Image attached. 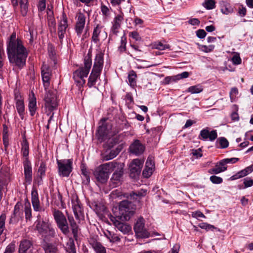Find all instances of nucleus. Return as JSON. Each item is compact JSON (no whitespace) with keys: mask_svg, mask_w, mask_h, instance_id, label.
Instances as JSON below:
<instances>
[{"mask_svg":"<svg viewBox=\"0 0 253 253\" xmlns=\"http://www.w3.org/2000/svg\"><path fill=\"white\" fill-rule=\"evenodd\" d=\"M220 161L217 163L215 168L210 169L208 172L210 174H218L221 172L224 171L227 169V167H220Z\"/></svg>","mask_w":253,"mask_h":253,"instance_id":"obj_40","label":"nucleus"},{"mask_svg":"<svg viewBox=\"0 0 253 253\" xmlns=\"http://www.w3.org/2000/svg\"><path fill=\"white\" fill-rule=\"evenodd\" d=\"M136 74L135 72L133 70L130 71L128 75V82L129 83V84L131 86L134 87V86H136Z\"/></svg>","mask_w":253,"mask_h":253,"instance_id":"obj_41","label":"nucleus"},{"mask_svg":"<svg viewBox=\"0 0 253 253\" xmlns=\"http://www.w3.org/2000/svg\"><path fill=\"white\" fill-rule=\"evenodd\" d=\"M22 205L21 203L17 202L14 206L13 214H12L9 220V223H12L17 222L19 218H21L23 215V212L21 210Z\"/></svg>","mask_w":253,"mask_h":253,"instance_id":"obj_20","label":"nucleus"},{"mask_svg":"<svg viewBox=\"0 0 253 253\" xmlns=\"http://www.w3.org/2000/svg\"><path fill=\"white\" fill-rule=\"evenodd\" d=\"M46 166L45 163L42 162L41 163L40 166L38 169V173L40 177L41 180L42 179V177L44 176L45 174Z\"/></svg>","mask_w":253,"mask_h":253,"instance_id":"obj_51","label":"nucleus"},{"mask_svg":"<svg viewBox=\"0 0 253 253\" xmlns=\"http://www.w3.org/2000/svg\"><path fill=\"white\" fill-rule=\"evenodd\" d=\"M68 219L70 223V225L74 237L76 238L78 236V226L73 217L68 216Z\"/></svg>","mask_w":253,"mask_h":253,"instance_id":"obj_37","label":"nucleus"},{"mask_svg":"<svg viewBox=\"0 0 253 253\" xmlns=\"http://www.w3.org/2000/svg\"><path fill=\"white\" fill-rule=\"evenodd\" d=\"M129 37L132 38L136 41H140L141 38L137 31H134L129 33Z\"/></svg>","mask_w":253,"mask_h":253,"instance_id":"obj_53","label":"nucleus"},{"mask_svg":"<svg viewBox=\"0 0 253 253\" xmlns=\"http://www.w3.org/2000/svg\"><path fill=\"white\" fill-rule=\"evenodd\" d=\"M35 224L36 230L44 240L55 236L56 232L48 221L38 219L35 222Z\"/></svg>","mask_w":253,"mask_h":253,"instance_id":"obj_2","label":"nucleus"},{"mask_svg":"<svg viewBox=\"0 0 253 253\" xmlns=\"http://www.w3.org/2000/svg\"><path fill=\"white\" fill-rule=\"evenodd\" d=\"M24 212L25 218L27 220H30L32 219V209L31 204L28 199L25 200L24 204Z\"/></svg>","mask_w":253,"mask_h":253,"instance_id":"obj_36","label":"nucleus"},{"mask_svg":"<svg viewBox=\"0 0 253 253\" xmlns=\"http://www.w3.org/2000/svg\"><path fill=\"white\" fill-rule=\"evenodd\" d=\"M88 241L96 253H106L105 248L97 241V237H90Z\"/></svg>","mask_w":253,"mask_h":253,"instance_id":"obj_19","label":"nucleus"},{"mask_svg":"<svg viewBox=\"0 0 253 253\" xmlns=\"http://www.w3.org/2000/svg\"><path fill=\"white\" fill-rule=\"evenodd\" d=\"M24 177L26 183L31 184L32 180V169L29 160L23 161Z\"/></svg>","mask_w":253,"mask_h":253,"instance_id":"obj_18","label":"nucleus"},{"mask_svg":"<svg viewBox=\"0 0 253 253\" xmlns=\"http://www.w3.org/2000/svg\"><path fill=\"white\" fill-rule=\"evenodd\" d=\"M68 26L67 16L65 13H63L58 26L57 30L58 37L61 43H62L63 40L65 37Z\"/></svg>","mask_w":253,"mask_h":253,"instance_id":"obj_11","label":"nucleus"},{"mask_svg":"<svg viewBox=\"0 0 253 253\" xmlns=\"http://www.w3.org/2000/svg\"><path fill=\"white\" fill-rule=\"evenodd\" d=\"M244 184L245 188L251 187L253 185V180L249 177L246 178L244 179Z\"/></svg>","mask_w":253,"mask_h":253,"instance_id":"obj_60","label":"nucleus"},{"mask_svg":"<svg viewBox=\"0 0 253 253\" xmlns=\"http://www.w3.org/2000/svg\"><path fill=\"white\" fill-rule=\"evenodd\" d=\"M5 219L6 215L4 214H2L0 216V236H1L5 229Z\"/></svg>","mask_w":253,"mask_h":253,"instance_id":"obj_46","label":"nucleus"},{"mask_svg":"<svg viewBox=\"0 0 253 253\" xmlns=\"http://www.w3.org/2000/svg\"><path fill=\"white\" fill-rule=\"evenodd\" d=\"M102 28H103V26H102L101 25H100V24H97L94 28L91 39H92V41L94 43H97L99 42L100 39H99V35L101 33V31Z\"/></svg>","mask_w":253,"mask_h":253,"instance_id":"obj_32","label":"nucleus"},{"mask_svg":"<svg viewBox=\"0 0 253 253\" xmlns=\"http://www.w3.org/2000/svg\"><path fill=\"white\" fill-rule=\"evenodd\" d=\"M239 160L237 158L224 159L220 161V165H226L227 164H235Z\"/></svg>","mask_w":253,"mask_h":253,"instance_id":"obj_49","label":"nucleus"},{"mask_svg":"<svg viewBox=\"0 0 253 253\" xmlns=\"http://www.w3.org/2000/svg\"><path fill=\"white\" fill-rule=\"evenodd\" d=\"M134 230L136 235L140 238L149 237L150 234L145 228V220L143 217L139 218L135 223Z\"/></svg>","mask_w":253,"mask_h":253,"instance_id":"obj_8","label":"nucleus"},{"mask_svg":"<svg viewBox=\"0 0 253 253\" xmlns=\"http://www.w3.org/2000/svg\"><path fill=\"white\" fill-rule=\"evenodd\" d=\"M72 205L76 219L80 220L83 217V209L77 197H74L72 199Z\"/></svg>","mask_w":253,"mask_h":253,"instance_id":"obj_15","label":"nucleus"},{"mask_svg":"<svg viewBox=\"0 0 253 253\" xmlns=\"http://www.w3.org/2000/svg\"><path fill=\"white\" fill-rule=\"evenodd\" d=\"M126 39L125 36H123L121 37V45L118 47V50L120 52H123L126 50Z\"/></svg>","mask_w":253,"mask_h":253,"instance_id":"obj_50","label":"nucleus"},{"mask_svg":"<svg viewBox=\"0 0 253 253\" xmlns=\"http://www.w3.org/2000/svg\"><path fill=\"white\" fill-rule=\"evenodd\" d=\"M20 8L21 14L25 16L27 14L28 8V0H20Z\"/></svg>","mask_w":253,"mask_h":253,"instance_id":"obj_45","label":"nucleus"},{"mask_svg":"<svg viewBox=\"0 0 253 253\" xmlns=\"http://www.w3.org/2000/svg\"><path fill=\"white\" fill-rule=\"evenodd\" d=\"M42 76L43 83V86L46 90L49 86V80L50 78V74L49 72V69L46 65H43L42 68Z\"/></svg>","mask_w":253,"mask_h":253,"instance_id":"obj_25","label":"nucleus"},{"mask_svg":"<svg viewBox=\"0 0 253 253\" xmlns=\"http://www.w3.org/2000/svg\"><path fill=\"white\" fill-rule=\"evenodd\" d=\"M14 100L17 112L20 118L23 120L25 115V106L23 99L19 93H15Z\"/></svg>","mask_w":253,"mask_h":253,"instance_id":"obj_14","label":"nucleus"},{"mask_svg":"<svg viewBox=\"0 0 253 253\" xmlns=\"http://www.w3.org/2000/svg\"><path fill=\"white\" fill-rule=\"evenodd\" d=\"M86 21V17L84 14L80 12L77 15V20L76 25V31L79 37L81 36L84 29Z\"/></svg>","mask_w":253,"mask_h":253,"instance_id":"obj_17","label":"nucleus"},{"mask_svg":"<svg viewBox=\"0 0 253 253\" xmlns=\"http://www.w3.org/2000/svg\"><path fill=\"white\" fill-rule=\"evenodd\" d=\"M94 174L97 181L102 183L106 182L109 178V174L100 166L95 171Z\"/></svg>","mask_w":253,"mask_h":253,"instance_id":"obj_23","label":"nucleus"},{"mask_svg":"<svg viewBox=\"0 0 253 253\" xmlns=\"http://www.w3.org/2000/svg\"><path fill=\"white\" fill-rule=\"evenodd\" d=\"M65 249L67 253H76L74 241L72 238H69L66 243Z\"/></svg>","mask_w":253,"mask_h":253,"instance_id":"obj_39","label":"nucleus"},{"mask_svg":"<svg viewBox=\"0 0 253 253\" xmlns=\"http://www.w3.org/2000/svg\"><path fill=\"white\" fill-rule=\"evenodd\" d=\"M178 81L177 75L175 76L167 77L165 78L164 81L166 84H169L172 82H175Z\"/></svg>","mask_w":253,"mask_h":253,"instance_id":"obj_54","label":"nucleus"},{"mask_svg":"<svg viewBox=\"0 0 253 253\" xmlns=\"http://www.w3.org/2000/svg\"><path fill=\"white\" fill-rule=\"evenodd\" d=\"M103 56L104 53L102 51H97L92 70L101 72L104 65Z\"/></svg>","mask_w":253,"mask_h":253,"instance_id":"obj_16","label":"nucleus"},{"mask_svg":"<svg viewBox=\"0 0 253 253\" xmlns=\"http://www.w3.org/2000/svg\"><path fill=\"white\" fill-rule=\"evenodd\" d=\"M221 12L226 15L232 13L233 12V8L230 3L222 1L220 4Z\"/></svg>","mask_w":253,"mask_h":253,"instance_id":"obj_35","label":"nucleus"},{"mask_svg":"<svg viewBox=\"0 0 253 253\" xmlns=\"http://www.w3.org/2000/svg\"><path fill=\"white\" fill-rule=\"evenodd\" d=\"M95 210L97 212H101L102 211H104L105 210V206L101 203L95 204Z\"/></svg>","mask_w":253,"mask_h":253,"instance_id":"obj_63","label":"nucleus"},{"mask_svg":"<svg viewBox=\"0 0 253 253\" xmlns=\"http://www.w3.org/2000/svg\"><path fill=\"white\" fill-rule=\"evenodd\" d=\"M203 5L207 9H212L215 6V2L214 0H205Z\"/></svg>","mask_w":253,"mask_h":253,"instance_id":"obj_48","label":"nucleus"},{"mask_svg":"<svg viewBox=\"0 0 253 253\" xmlns=\"http://www.w3.org/2000/svg\"><path fill=\"white\" fill-rule=\"evenodd\" d=\"M145 168H151L153 169H154L155 168V164L154 162L152 159V158L149 157L148 159L147 160V161L146 162L145 164Z\"/></svg>","mask_w":253,"mask_h":253,"instance_id":"obj_59","label":"nucleus"},{"mask_svg":"<svg viewBox=\"0 0 253 253\" xmlns=\"http://www.w3.org/2000/svg\"><path fill=\"white\" fill-rule=\"evenodd\" d=\"M31 201L34 210L36 211H39L42 210L40 206L39 195L36 189H33L31 192Z\"/></svg>","mask_w":253,"mask_h":253,"instance_id":"obj_24","label":"nucleus"},{"mask_svg":"<svg viewBox=\"0 0 253 253\" xmlns=\"http://www.w3.org/2000/svg\"><path fill=\"white\" fill-rule=\"evenodd\" d=\"M120 149L118 148L111 150L109 154H104L103 156V160L108 161L116 157L120 153Z\"/></svg>","mask_w":253,"mask_h":253,"instance_id":"obj_38","label":"nucleus"},{"mask_svg":"<svg viewBox=\"0 0 253 253\" xmlns=\"http://www.w3.org/2000/svg\"><path fill=\"white\" fill-rule=\"evenodd\" d=\"M211 182L214 184H220L222 183L223 180L220 177L215 175H212L210 177Z\"/></svg>","mask_w":253,"mask_h":253,"instance_id":"obj_56","label":"nucleus"},{"mask_svg":"<svg viewBox=\"0 0 253 253\" xmlns=\"http://www.w3.org/2000/svg\"><path fill=\"white\" fill-rule=\"evenodd\" d=\"M44 100L45 106L49 111L56 109L58 105L55 94L49 90L46 92Z\"/></svg>","mask_w":253,"mask_h":253,"instance_id":"obj_9","label":"nucleus"},{"mask_svg":"<svg viewBox=\"0 0 253 253\" xmlns=\"http://www.w3.org/2000/svg\"><path fill=\"white\" fill-rule=\"evenodd\" d=\"M123 19V16L121 14L118 15L115 17L111 29L112 32L113 34L115 35L117 34L118 32V30L120 28Z\"/></svg>","mask_w":253,"mask_h":253,"instance_id":"obj_31","label":"nucleus"},{"mask_svg":"<svg viewBox=\"0 0 253 253\" xmlns=\"http://www.w3.org/2000/svg\"><path fill=\"white\" fill-rule=\"evenodd\" d=\"M253 171V165L250 166L246 168L245 169H242L239 172H238L235 174L232 175L231 177V179L236 180L248 175L249 173H251Z\"/></svg>","mask_w":253,"mask_h":253,"instance_id":"obj_28","label":"nucleus"},{"mask_svg":"<svg viewBox=\"0 0 253 253\" xmlns=\"http://www.w3.org/2000/svg\"><path fill=\"white\" fill-rule=\"evenodd\" d=\"M191 215L193 217L199 219V218H205V215L200 211H195L192 212Z\"/></svg>","mask_w":253,"mask_h":253,"instance_id":"obj_58","label":"nucleus"},{"mask_svg":"<svg viewBox=\"0 0 253 253\" xmlns=\"http://www.w3.org/2000/svg\"><path fill=\"white\" fill-rule=\"evenodd\" d=\"M42 248L45 253H57L58 252V249L55 245L46 242L43 243Z\"/></svg>","mask_w":253,"mask_h":253,"instance_id":"obj_34","label":"nucleus"},{"mask_svg":"<svg viewBox=\"0 0 253 253\" xmlns=\"http://www.w3.org/2000/svg\"><path fill=\"white\" fill-rule=\"evenodd\" d=\"M107 121V119L103 118L101 120L99 123L97 137L98 140L100 142L105 141L108 136L111 135L110 134V131L112 128V125Z\"/></svg>","mask_w":253,"mask_h":253,"instance_id":"obj_5","label":"nucleus"},{"mask_svg":"<svg viewBox=\"0 0 253 253\" xmlns=\"http://www.w3.org/2000/svg\"><path fill=\"white\" fill-rule=\"evenodd\" d=\"M117 165L118 164L116 162L113 161L101 165L100 167L102 169H104L109 175L114 170Z\"/></svg>","mask_w":253,"mask_h":253,"instance_id":"obj_33","label":"nucleus"},{"mask_svg":"<svg viewBox=\"0 0 253 253\" xmlns=\"http://www.w3.org/2000/svg\"><path fill=\"white\" fill-rule=\"evenodd\" d=\"M199 226L201 228L204 229L207 231L213 230L215 228L214 226L204 222L199 224Z\"/></svg>","mask_w":253,"mask_h":253,"instance_id":"obj_52","label":"nucleus"},{"mask_svg":"<svg viewBox=\"0 0 253 253\" xmlns=\"http://www.w3.org/2000/svg\"><path fill=\"white\" fill-rule=\"evenodd\" d=\"M232 62L234 64L239 65L241 63V59L239 55H234L232 58Z\"/></svg>","mask_w":253,"mask_h":253,"instance_id":"obj_64","label":"nucleus"},{"mask_svg":"<svg viewBox=\"0 0 253 253\" xmlns=\"http://www.w3.org/2000/svg\"><path fill=\"white\" fill-rule=\"evenodd\" d=\"M154 169L151 168H145L143 171L142 174L144 177L148 178L152 174Z\"/></svg>","mask_w":253,"mask_h":253,"instance_id":"obj_55","label":"nucleus"},{"mask_svg":"<svg viewBox=\"0 0 253 253\" xmlns=\"http://www.w3.org/2000/svg\"><path fill=\"white\" fill-rule=\"evenodd\" d=\"M129 149L131 153L135 155H139L143 153L145 150V147L139 140H136L131 144L129 147Z\"/></svg>","mask_w":253,"mask_h":253,"instance_id":"obj_22","label":"nucleus"},{"mask_svg":"<svg viewBox=\"0 0 253 253\" xmlns=\"http://www.w3.org/2000/svg\"><path fill=\"white\" fill-rule=\"evenodd\" d=\"M134 212L132 203L127 200H124L120 203L118 211L114 217H117L122 221H127L130 219Z\"/></svg>","mask_w":253,"mask_h":253,"instance_id":"obj_3","label":"nucleus"},{"mask_svg":"<svg viewBox=\"0 0 253 253\" xmlns=\"http://www.w3.org/2000/svg\"><path fill=\"white\" fill-rule=\"evenodd\" d=\"M29 145L26 138H24L21 142V154L23 157V161L29 160Z\"/></svg>","mask_w":253,"mask_h":253,"instance_id":"obj_30","label":"nucleus"},{"mask_svg":"<svg viewBox=\"0 0 253 253\" xmlns=\"http://www.w3.org/2000/svg\"><path fill=\"white\" fill-rule=\"evenodd\" d=\"M153 48L159 50H163L170 48V45L168 44L163 43L161 42H155L153 45Z\"/></svg>","mask_w":253,"mask_h":253,"instance_id":"obj_43","label":"nucleus"},{"mask_svg":"<svg viewBox=\"0 0 253 253\" xmlns=\"http://www.w3.org/2000/svg\"><path fill=\"white\" fill-rule=\"evenodd\" d=\"M57 164L59 175L62 177L69 176L72 170V160H57Z\"/></svg>","mask_w":253,"mask_h":253,"instance_id":"obj_7","label":"nucleus"},{"mask_svg":"<svg viewBox=\"0 0 253 253\" xmlns=\"http://www.w3.org/2000/svg\"><path fill=\"white\" fill-rule=\"evenodd\" d=\"M45 0H39L38 4L39 10L42 11L45 9L46 6Z\"/></svg>","mask_w":253,"mask_h":253,"instance_id":"obj_62","label":"nucleus"},{"mask_svg":"<svg viewBox=\"0 0 253 253\" xmlns=\"http://www.w3.org/2000/svg\"><path fill=\"white\" fill-rule=\"evenodd\" d=\"M123 173L124 171L123 169H121L119 170H116L113 174L111 179V182L113 187H117L121 183Z\"/></svg>","mask_w":253,"mask_h":253,"instance_id":"obj_27","label":"nucleus"},{"mask_svg":"<svg viewBox=\"0 0 253 253\" xmlns=\"http://www.w3.org/2000/svg\"><path fill=\"white\" fill-rule=\"evenodd\" d=\"M100 72L92 70L88 79L87 85L91 87L95 85L98 79H99L101 74Z\"/></svg>","mask_w":253,"mask_h":253,"instance_id":"obj_29","label":"nucleus"},{"mask_svg":"<svg viewBox=\"0 0 253 253\" xmlns=\"http://www.w3.org/2000/svg\"><path fill=\"white\" fill-rule=\"evenodd\" d=\"M217 137V134L216 130L210 131L209 128L206 127L201 130L198 138L204 141L207 140L209 139L211 141H213Z\"/></svg>","mask_w":253,"mask_h":253,"instance_id":"obj_13","label":"nucleus"},{"mask_svg":"<svg viewBox=\"0 0 253 253\" xmlns=\"http://www.w3.org/2000/svg\"><path fill=\"white\" fill-rule=\"evenodd\" d=\"M203 90V88L200 84H197L196 85L190 86L188 89V92H190L192 94L199 93L201 92Z\"/></svg>","mask_w":253,"mask_h":253,"instance_id":"obj_44","label":"nucleus"},{"mask_svg":"<svg viewBox=\"0 0 253 253\" xmlns=\"http://www.w3.org/2000/svg\"><path fill=\"white\" fill-rule=\"evenodd\" d=\"M101 12L103 16L105 17H108L110 14V10L109 8L105 5H101Z\"/></svg>","mask_w":253,"mask_h":253,"instance_id":"obj_57","label":"nucleus"},{"mask_svg":"<svg viewBox=\"0 0 253 253\" xmlns=\"http://www.w3.org/2000/svg\"><path fill=\"white\" fill-rule=\"evenodd\" d=\"M215 46L212 44H211L209 45H199V48L200 50L206 52L208 53L211 52L213 50Z\"/></svg>","mask_w":253,"mask_h":253,"instance_id":"obj_47","label":"nucleus"},{"mask_svg":"<svg viewBox=\"0 0 253 253\" xmlns=\"http://www.w3.org/2000/svg\"><path fill=\"white\" fill-rule=\"evenodd\" d=\"M143 162L138 159L133 160L129 165L130 176L135 178L141 172Z\"/></svg>","mask_w":253,"mask_h":253,"instance_id":"obj_10","label":"nucleus"},{"mask_svg":"<svg viewBox=\"0 0 253 253\" xmlns=\"http://www.w3.org/2000/svg\"><path fill=\"white\" fill-rule=\"evenodd\" d=\"M110 220L116 228L123 234H127L131 231V226L128 224L123 222V221H122L120 219L111 215Z\"/></svg>","mask_w":253,"mask_h":253,"instance_id":"obj_12","label":"nucleus"},{"mask_svg":"<svg viewBox=\"0 0 253 253\" xmlns=\"http://www.w3.org/2000/svg\"><path fill=\"white\" fill-rule=\"evenodd\" d=\"M216 142L219 144L218 148L225 149L228 147L229 142L226 138L223 137H219Z\"/></svg>","mask_w":253,"mask_h":253,"instance_id":"obj_42","label":"nucleus"},{"mask_svg":"<svg viewBox=\"0 0 253 253\" xmlns=\"http://www.w3.org/2000/svg\"><path fill=\"white\" fill-rule=\"evenodd\" d=\"M19 253H33L32 242L26 239L21 241L19 245Z\"/></svg>","mask_w":253,"mask_h":253,"instance_id":"obj_21","label":"nucleus"},{"mask_svg":"<svg viewBox=\"0 0 253 253\" xmlns=\"http://www.w3.org/2000/svg\"><path fill=\"white\" fill-rule=\"evenodd\" d=\"M7 54L10 63L15 64L19 68L25 65L27 57L26 48L23 44L22 41L8 43L7 47Z\"/></svg>","mask_w":253,"mask_h":253,"instance_id":"obj_1","label":"nucleus"},{"mask_svg":"<svg viewBox=\"0 0 253 253\" xmlns=\"http://www.w3.org/2000/svg\"><path fill=\"white\" fill-rule=\"evenodd\" d=\"M197 36L200 39L204 38L207 35V33L205 30L203 29H199L196 32Z\"/></svg>","mask_w":253,"mask_h":253,"instance_id":"obj_61","label":"nucleus"},{"mask_svg":"<svg viewBox=\"0 0 253 253\" xmlns=\"http://www.w3.org/2000/svg\"><path fill=\"white\" fill-rule=\"evenodd\" d=\"M28 109L31 116H33L37 110L36 98L32 92L29 98Z\"/></svg>","mask_w":253,"mask_h":253,"instance_id":"obj_26","label":"nucleus"},{"mask_svg":"<svg viewBox=\"0 0 253 253\" xmlns=\"http://www.w3.org/2000/svg\"><path fill=\"white\" fill-rule=\"evenodd\" d=\"M91 65L92 61L91 58L90 57L85 58L84 61V67L79 68L74 72L73 78L74 80L78 82H81L79 81V80L80 79L83 84H85V80L84 78L87 77Z\"/></svg>","mask_w":253,"mask_h":253,"instance_id":"obj_4","label":"nucleus"},{"mask_svg":"<svg viewBox=\"0 0 253 253\" xmlns=\"http://www.w3.org/2000/svg\"><path fill=\"white\" fill-rule=\"evenodd\" d=\"M53 215L57 227L63 234H68L70 231L67 220L64 214L58 210H54Z\"/></svg>","mask_w":253,"mask_h":253,"instance_id":"obj_6","label":"nucleus"}]
</instances>
